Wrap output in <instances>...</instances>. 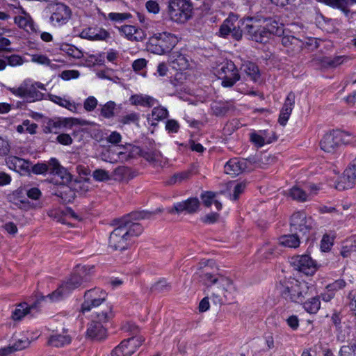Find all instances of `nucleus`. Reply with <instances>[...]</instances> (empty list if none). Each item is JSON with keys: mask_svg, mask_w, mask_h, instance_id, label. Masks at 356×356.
<instances>
[{"mask_svg": "<svg viewBox=\"0 0 356 356\" xmlns=\"http://www.w3.org/2000/svg\"><path fill=\"white\" fill-rule=\"evenodd\" d=\"M200 277L203 284L211 290V298L214 304H229L236 299V288L229 277L209 272H204Z\"/></svg>", "mask_w": 356, "mask_h": 356, "instance_id": "nucleus-1", "label": "nucleus"}, {"mask_svg": "<svg viewBox=\"0 0 356 356\" xmlns=\"http://www.w3.org/2000/svg\"><path fill=\"white\" fill-rule=\"evenodd\" d=\"M309 290L307 283L296 279L284 280L280 286L282 296L294 302H302L308 295Z\"/></svg>", "mask_w": 356, "mask_h": 356, "instance_id": "nucleus-2", "label": "nucleus"}, {"mask_svg": "<svg viewBox=\"0 0 356 356\" xmlns=\"http://www.w3.org/2000/svg\"><path fill=\"white\" fill-rule=\"evenodd\" d=\"M177 38L168 32L157 33L149 39L148 47L156 54L162 55L170 52L177 44Z\"/></svg>", "mask_w": 356, "mask_h": 356, "instance_id": "nucleus-3", "label": "nucleus"}, {"mask_svg": "<svg viewBox=\"0 0 356 356\" xmlns=\"http://www.w3.org/2000/svg\"><path fill=\"white\" fill-rule=\"evenodd\" d=\"M8 89L12 94L24 98L27 102H35L42 99L44 94L38 89L46 90L44 84L39 82L31 83L29 81H24L17 88H8Z\"/></svg>", "mask_w": 356, "mask_h": 356, "instance_id": "nucleus-4", "label": "nucleus"}, {"mask_svg": "<svg viewBox=\"0 0 356 356\" xmlns=\"http://www.w3.org/2000/svg\"><path fill=\"white\" fill-rule=\"evenodd\" d=\"M193 6L190 0H169L168 14L178 23L187 22L192 16Z\"/></svg>", "mask_w": 356, "mask_h": 356, "instance_id": "nucleus-5", "label": "nucleus"}, {"mask_svg": "<svg viewBox=\"0 0 356 356\" xmlns=\"http://www.w3.org/2000/svg\"><path fill=\"white\" fill-rule=\"evenodd\" d=\"M216 73L222 80L223 87H232L240 79V74L235 64L231 60H225L218 65Z\"/></svg>", "mask_w": 356, "mask_h": 356, "instance_id": "nucleus-6", "label": "nucleus"}, {"mask_svg": "<svg viewBox=\"0 0 356 356\" xmlns=\"http://www.w3.org/2000/svg\"><path fill=\"white\" fill-rule=\"evenodd\" d=\"M350 135L346 131L341 130H333L325 134L320 142V147L325 152L332 153L342 143H348L346 138Z\"/></svg>", "mask_w": 356, "mask_h": 356, "instance_id": "nucleus-7", "label": "nucleus"}, {"mask_svg": "<svg viewBox=\"0 0 356 356\" xmlns=\"http://www.w3.org/2000/svg\"><path fill=\"white\" fill-rule=\"evenodd\" d=\"M152 213L142 211L131 213L129 216L124 218L120 220V225L127 231V235L131 240L133 236L140 235L143 231V226L138 223L133 222L131 220H137L140 219L149 218Z\"/></svg>", "mask_w": 356, "mask_h": 356, "instance_id": "nucleus-8", "label": "nucleus"}, {"mask_svg": "<svg viewBox=\"0 0 356 356\" xmlns=\"http://www.w3.org/2000/svg\"><path fill=\"white\" fill-rule=\"evenodd\" d=\"M107 293L100 288L95 287L88 290L84 293V301L81 304L82 312H89L92 308L102 305L106 299Z\"/></svg>", "mask_w": 356, "mask_h": 356, "instance_id": "nucleus-9", "label": "nucleus"}, {"mask_svg": "<svg viewBox=\"0 0 356 356\" xmlns=\"http://www.w3.org/2000/svg\"><path fill=\"white\" fill-rule=\"evenodd\" d=\"M314 222L303 212H296L291 216L290 221L291 232L302 236L306 235L313 227Z\"/></svg>", "mask_w": 356, "mask_h": 356, "instance_id": "nucleus-10", "label": "nucleus"}, {"mask_svg": "<svg viewBox=\"0 0 356 356\" xmlns=\"http://www.w3.org/2000/svg\"><path fill=\"white\" fill-rule=\"evenodd\" d=\"M144 341L145 339L143 336H135L124 339L113 350L111 355L112 356H131Z\"/></svg>", "mask_w": 356, "mask_h": 356, "instance_id": "nucleus-11", "label": "nucleus"}, {"mask_svg": "<svg viewBox=\"0 0 356 356\" xmlns=\"http://www.w3.org/2000/svg\"><path fill=\"white\" fill-rule=\"evenodd\" d=\"M291 264L296 270L307 275H313L316 270V262L307 254L292 257Z\"/></svg>", "mask_w": 356, "mask_h": 356, "instance_id": "nucleus-12", "label": "nucleus"}, {"mask_svg": "<svg viewBox=\"0 0 356 356\" xmlns=\"http://www.w3.org/2000/svg\"><path fill=\"white\" fill-rule=\"evenodd\" d=\"M200 207V200L197 197H190L174 204L173 207L168 210V212L170 214H180L184 212L187 214H193L199 211Z\"/></svg>", "mask_w": 356, "mask_h": 356, "instance_id": "nucleus-13", "label": "nucleus"}, {"mask_svg": "<svg viewBox=\"0 0 356 356\" xmlns=\"http://www.w3.org/2000/svg\"><path fill=\"white\" fill-rule=\"evenodd\" d=\"M127 233V231L120 224L110 234L109 246L115 250H126L130 241Z\"/></svg>", "mask_w": 356, "mask_h": 356, "instance_id": "nucleus-14", "label": "nucleus"}, {"mask_svg": "<svg viewBox=\"0 0 356 356\" xmlns=\"http://www.w3.org/2000/svg\"><path fill=\"white\" fill-rule=\"evenodd\" d=\"M241 20L232 21L230 19H227L224 21L223 24L220 28V34L222 37H227L229 34H231L232 37L238 41L242 38V30L241 29V24H242Z\"/></svg>", "mask_w": 356, "mask_h": 356, "instance_id": "nucleus-15", "label": "nucleus"}, {"mask_svg": "<svg viewBox=\"0 0 356 356\" xmlns=\"http://www.w3.org/2000/svg\"><path fill=\"white\" fill-rule=\"evenodd\" d=\"M15 8L17 10L16 13L21 14L22 15L15 17V23L19 28L24 29L27 32L35 31L33 20L30 15L20 6L15 7Z\"/></svg>", "mask_w": 356, "mask_h": 356, "instance_id": "nucleus-16", "label": "nucleus"}, {"mask_svg": "<svg viewBox=\"0 0 356 356\" xmlns=\"http://www.w3.org/2000/svg\"><path fill=\"white\" fill-rule=\"evenodd\" d=\"M247 168V160L238 158L231 159L224 167L225 172L233 177L241 174Z\"/></svg>", "mask_w": 356, "mask_h": 356, "instance_id": "nucleus-17", "label": "nucleus"}, {"mask_svg": "<svg viewBox=\"0 0 356 356\" xmlns=\"http://www.w3.org/2000/svg\"><path fill=\"white\" fill-rule=\"evenodd\" d=\"M118 30L120 33L131 41H143L146 36L143 29L131 25L122 26L118 28Z\"/></svg>", "mask_w": 356, "mask_h": 356, "instance_id": "nucleus-18", "label": "nucleus"}, {"mask_svg": "<svg viewBox=\"0 0 356 356\" xmlns=\"http://www.w3.org/2000/svg\"><path fill=\"white\" fill-rule=\"evenodd\" d=\"M295 94L293 92H290L285 99L278 119L279 123L282 126L286 125L291 114L295 104Z\"/></svg>", "mask_w": 356, "mask_h": 356, "instance_id": "nucleus-19", "label": "nucleus"}, {"mask_svg": "<svg viewBox=\"0 0 356 356\" xmlns=\"http://www.w3.org/2000/svg\"><path fill=\"white\" fill-rule=\"evenodd\" d=\"M71 17V10L64 3H58L51 16V20L58 24H65Z\"/></svg>", "mask_w": 356, "mask_h": 356, "instance_id": "nucleus-20", "label": "nucleus"}, {"mask_svg": "<svg viewBox=\"0 0 356 356\" xmlns=\"http://www.w3.org/2000/svg\"><path fill=\"white\" fill-rule=\"evenodd\" d=\"M40 304V300H37L34 303L29 305L26 302H21L17 305L12 314L13 321H20L29 314L33 309H38Z\"/></svg>", "mask_w": 356, "mask_h": 356, "instance_id": "nucleus-21", "label": "nucleus"}, {"mask_svg": "<svg viewBox=\"0 0 356 356\" xmlns=\"http://www.w3.org/2000/svg\"><path fill=\"white\" fill-rule=\"evenodd\" d=\"M106 330L104 327L103 324L97 322L96 320H92L88 324L86 337L95 340H101L106 337Z\"/></svg>", "mask_w": 356, "mask_h": 356, "instance_id": "nucleus-22", "label": "nucleus"}, {"mask_svg": "<svg viewBox=\"0 0 356 356\" xmlns=\"http://www.w3.org/2000/svg\"><path fill=\"white\" fill-rule=\"evenodd\" d=\"M6 165L11 170L17 172H29L31 163L29 161L15 156H10L6 159Z\"/></svg>", "mask_w": 356, "mask_h": 356, "instance_id": "nucleus-23", "label": "nucleus"}, {"mask_svg": "<svg viewBox=\"0 0 356 356\" xmlns=\"http://www.w3.org/2000/svg\"><path fill=\"white\" fill-rule=\"evenodd\" d=\"M356 181V175L350 171V169H346L343 175L340 177L339 181L335 185V188L339 191H344L352 188Z\"/></svg>", "mask_w": 356, "mask_h": 356, "instance_id": "nucleus-24", "label": "nucleus"}, {"mask_svg": "<svg viewBox=\"0 0 356 356\" xmlns=\"http://www.w3.org/2000/svg\"><path fill=\"white\" fill-rule=\"evenodd\" d=\"M281 38L282 44L286 47H292L293 50L300 51L302 49L304 42L300 35H294L284 31Z\"/></svg>", "mask_w": 356, "mask_h": 356, "instance_id": "nucleus-25", "label": "nucleus"}, {"mask_svg": "<svg viewBox=\"0 0 356 356\" xmlns=\"http://www.w3.org/2000/svg\"><path fill=\"white\" fill-rule=\"evenodd\" d=\"M84 268H82L81 271L78 273L73 274L67 282L63 283V287H65L66 290L69 293L70 291L80 286L84 282H88V278L83 277L82 274L85 273Z\"/></svg>", "mask_w": 356, "mask_h": 356, "instance_id": "nucleus-26", "label": "nucleus"}, {"mask_svg": "<svg viewBox=\"0 0 356 356\" xmlns=\"http://www.w3.org/2000/svg\"><path fill=\"white\" fill-rule=\"evenodd\" d=\"M172 67L176 70H184L188 66V60L186 56L178 52H174L170 56Z\"/></svg>", "mask_w": 356, "mask_h": 356, "instance_id": "nucleus-27", "label": "nucleus"}, {"mask_svg": "<svg viewBox=\"0 0 356 356\" xmlns=\"http://www.w3.org/2000/svg\"><path fill=\"white\" fill-rule=\"evenodd\" d=\"M129 101L132 105L152 107L156 103V99L149 95H133Z\"/></svg>", "mask_w": 356, "mask_h": 356, "instance_id": "nucleus-28", "label": "nucleus"}, {"mask_svg": "<svg viewBox=\"0 0 356 356\" xmlns=\"http://www.w3.org/2000/svg\"><path fill=\"white\" fill-rule=\"evenodd\" d=\"M265 27L270 34L281 36L284 33V25L275 18H266Z\"/></svg>", "mask_w": 356, "mask_h": 356, "instance_id": "nucleus-29", "label": "nucleus"}, {"mask_svg": "<svg viewBox=\"0 0 356 356\" xmlns=\"http://www.w3.org/2000/svg\"><path fill=\"white\" fill-rule=\"evenodd\" d=\"M71 341L72 337L70 335L54 334L49 337L48 344L54 347L60 348L70 344Z\"/></svg>", "mask_w": 356, "mask_h": 356, "instance_id": "nucleus-30", "label": "nucleus"}, {"mask_svg": "<svg viewBox=\"0 0 356 356\" xmlns=\"http://www.w3.org/2000/svg\"><path fill=\"white\" fill-rule=\"evenodd\" d=\"M280 243L288 248H298L300 245V235L292 232L291 234L284 235L280 238Z\"/></svg>", "mask_w": 356, "mask_h": 356, "instance_id": "nucleus-31", "label": "nucleus"}, {"mask_svg": "<svg viewBox=\"0 0 356 356\" xmlns=\"http://www.w3.org/2000/svg\"><path fill=\"white\" fill-rule=\"evenodd\" d=\"M55 195L60 197L63 203H70L75 199L76 192L72 188L64 185L61 190L56 193Z\"/></svg>", "mask_w": 356, "mask_h": 356, "instance_id": "nucleus-32", "label": "nucleus"}, {"mask_svg": "<svg viewBox=\"0 0 356 356\" xmlns=\"http://www.w3.org/2000/svg\"><path fill=\"white\" fill-rule=\"evenodd\" d=\"M233 108V104L230 102H215L211 106L213 114L216 116L225 115Z\"/></svg>", "mask_w": 356, "mask_h": 356, "instance_id": "nucleus-33", "label": "nucleus"}, {"mask_svg": "<svg viewBox=\"0 0 356 356\" xmlns=\"http://www.w3.org/2000/svg\"><path fill=\"white\" fill-rule=\"evenodd\" d=\"M242 69L250 80L256 81L259 78V69L255 63L251 62L245 63Z\"/></svg>", "mask_w": 356, "mask_h": 356, "instance_id": "nucleus-34", "label": "nucleus"}, {"mask_svg": "<svg viewBox=\"0 0 356 356\" xmlns=\"http://www.w3.org/2000/svg\"><path fill=\"white\" fill-rule=\"evenodd\" d=\"M272 135L273 136V138L264 137L262 135L252 133L250 135L251 141L257 147H261L264 146L266 143H270L273 141L277 140V136H275L274 132H272Z\"/></svg>", "mask_w": 356, "mask_h": 356, "instance_id": "nucleus-35", "label": "nucleus"}, {"mask_svg": "<svg viewBox=\"0 0 356 356\" xmlns=\"http://www.w3.org/2000/svg\"><path fill=\"white\" fill-rule=\"evenodd\" d=\"M68 293L65 287H63V284L60 285L56 290L47 296H41L38 300H40V302L42 300L49 299L51 302L57 301L62 299L65 294Z\"/></svg>", "mask_w": 356, "mask_h": 356, "instance_id": "nucleus-36", "label": "nucleus"}, {"mask_svg": "<svg viewBox=\"0 0 356 356\" xmlns=\"http://www.w3.org/2000/svg\"><path fill=\"white\" fill-rule=\"evenodd\" d=\"M345 59L344 56L323 57L321 59V65L326 68H334L342 64Z\"/></svg>", "mask_w": 356, "mask_h": 356, "instance_id": "nucleus-37", "label": "nucleus"}, {"mask_svg": "<svg viewBox=\"0 0 356 356\" xmlns=\"http://www.w3.org/2000/svg\"><path fill=\"white\" fill-rule=\"evenodd\" d=\"M49 99L51 101L54 102V103L67 108L68 110L76 112V106L74 102H71L70 101L63 99L62 97L54 95H51L49 96Z\"/></svg>", "mask_w": 356, "mask_h": 356, "instance_id": "nucleus-38", "label": "nucleus"}, {"mask_svg": "<svg viewBox=\"0 0 356 356\" xmlns=\"http://www.w3.org/2000/svg\"><path fill=\"white\" fill-rule=\"evenodd\" d=\"M305 309L309 314H316L321 307L319 297H314L304 302Z\"/></svg>", "mask_w": 356, "mask_h": 356, "instance_id": "nucleus-39", "label": "nucleus"}, {"mask_svg": "<svg viewBox=\"0 0 356 356\" xmlns=\"http://www.w3.org/2000/svg\"><path fill=\"white\" fill-rule=\"evenodd\" d=\"M29 344L30 341H29L28 339H25L24 340L19 339L17 341H16L13 345L5 347V348L6 350L8 355H9L13 352L25 349L29 346Z\"/></svg>", "mask_w": 356, "mask_h": 356, "instance_id": "nucleus-40", "label": "nucleus"}, {"mask_svg": "<svg viewBox=\"0 0 356 356\" xmlns=\"http://www.w3.org/2000/svg\"><path fill=\"white\" fill-rule=\"evenodd\" d=\"M112 316V307L111 306H106L102 311L96 313L95 320L103 324L104 323L108 322Z\"/></svg>", "mask_w": 356, "mask_h": 356, "instance_id": "nucleus-41", "label": "nucleus"}, {"mask_svg": "<svg viewBox=\"0 0 356 356\" xmlns=\"http://www.w3.org/2000/svg\"><path fill=\"white\" fill-rule=\"evenodd\" d=\"M253 21L254 19L252 17H248L242 22V25L245 24L244 29L252 40V37H254V35H257L259 28V26L254 24Z\"/></svg>", "mask_w": 356, "mask_h": 356, "instance_id": "nucleus-42", "label": "nucleus"}, {"mask_svg": "<svg viewBox=\"0 0 356 356\" xmlns=\"http://www.w3.org/2000/svg\"><path fill=\"white\" fill-rule=\"evenodd\" d=\"M116 104L113 101L106 103L101 109V115L105 118H111L115 115Z\"/></svg>", "mask_w": 356, "mask_h": 356, "instance_id": "nucleus-43", "label": "nucleus"}, {"mask_svg": "<svg viewBox=\"0 0 356 356\" xmlns=\"http://www.w3.org/2000/svg\"><path fill=\"white\" fill-rule=\"evenodd\" d=\"M191 176V171H183L177 174H175L168 180V184L172 185L177 183H181L184 181L188 180Z\"/></svg>", "mask_w": 356, "mask_h": 356, "instance_id": "nucleus-44", "label": "nucleus"}, {"mask_svg": "<svg viewBox=\"0 0 356 356\" xmlns=\"http://www.w3.org/2000/svg\"><path fill=\"white\" fill-rule=\"evenodd\" d=\"M139 120V113L132 112L122 116L119 120V122L122 124H129L131 123H133L138 126Z\"/></svg>", "mask_w": 356, "mask_h": 356, "instance_id": "nucleus-45", "label": "nucleus"}, {"mask_svg": "<svg viewBox=\"0 0 356 356\" xmlns=\"http://www.w3.org/2000/svg\"><path fill=\"white\" fill-rule=\"evenodd\" d=\"M290 196L295 200L305 202L307 200V193L298 186H293L290 190Z\"/></svg>", "mask_w": 356, "mask_h": 356, "instance_id": "nucleus-46", "label": "nucleus"}, {"mask_svg": "<svg viewBox=\"0 0 356 356\" xmlns=\"http://www.w3.org/2000/svg\"><path fill=\"white\" fill-rule=\"evenodd\" d=\"M152 115L155 120L159 121L167 118L168 116V111L164 107L157 106L153 108Z\"/></svg>", "mask_w": 356, "mask_h": 356, "instance_id": "nucleus-47", "label": "nucleus"}, {"mask_svg": "<svg viewBox=\"0 0 356 356\" xmlns=\"http://www.w3.org/2000/svg\"><path fill=\"white\" fill-rule=\"evenodd\" d=\"M339 356H356V343L342 346L339 352Z\"/></svg>", "mask_w": 356, "mask_h": 356, "instance_id": "nucleus-48", "label": "nucleus"}, {"mask_svg": "<svg viewBox=\"0 0 356 356\" xmlns=\"http://www.w3.org/2000/svg\"><path fill=\"white\" fill-rule=\"evenodd\" d=\"M270 33L266 29V27L259 26L257 35L254 37H252V40L263 43L266 41L267 38H268Z\"/></svg>", "mask_w": 356, "mask_h": 356, "instance_id": "nucleus-49", "label": "nucleus"}, {"mask_svg": "<svg viewBox=\"0 0 356 356\" xmlns=\"http://www.w3.org/2000/svg\"><path fill=\"white\" fill-rule=\"evenodd\" d=\"M171 286L166 280H162L156 282L152 287V290L154 292L162 293L169 291Z\"/></svg>", "mask_w": 356, "mask_h": 356, "instance_id": "nucleus-50", "label": "nucleus"}, {"mask_svg": "<svg viewBox=\"0 0 356 356\" xmlns=\"http://www.w3.org/2000/svg\"><path fill=\"white\" fill-rule=\"evenodd\" d=\"M131 17V15L128 13H110L108 15V19H109L111 21L116 22H121L124 20H127Z\"/></svg>", "mask_w": 356, "mask_h": 356, "instance_id": "nucleus-51", "label": "nucleus"}, {"mask_svg": "<svg viewBox=\"0 0 356 356\" xmlns=\"http://www.w3.org/2000/svg\"><path fill=\"white\" fill-rule=\"evenodd\" d=\"M92 177L98 181H105L110 179L108 172L103 169H97L92 172Z\"/></svg>", "mask_w": 356, "mask_h": 356, "instance_id": "nucleus-52", "label": "nucleus"}, {"mask_svg": "<svg viewBox=\"0 0 356 356\" xmlns=\"http://www.w3.org/2000/svg\"><path fill=\"white\" fill-rule=\"evenodd\" d=\"M56 175H58L61 179V182L64 184L68 183L72 180V176L67 170L62 165L55 172Z\"/></svg>", "mask_w": 356, "mask_h": 356, "instance_id": "nucleus-53", "label": "nucleus"}, {"mask_svg": "<svg viewBox=\"0 0 356 356\" xmlns=\"http://www.w3.org/2000/svg\"><path fill=\"white\" fill-rule=\"evenodd\" d=\"M60 120L61 127L71 128L74 124H85V123L81 122L80 120L74 118H60Z\"/></svg>", "mask_w": 356, "mask_h": 356, "instance_id": "nucleus-54", "label": "nucleus"}, {"mask_svg": "<svg viewBox=\"0 0 356 356\" xmlns=\"http://www.w3.org/2000/svg\"><path fill=\"white\" fill-rule=\"evenodd\" d=\"M5 59L6 60L7 65H9L12 67L21 65L24 63L22 57L17 54H13L10 56H6L5 57Z\"/></svg>", "mask_w": 356, "mask_h": 356, "instance_id": "nucleus-55", "label": "nucleus"}, {"mask_svg": "<svg viewBox=\"0 0 356 356\" xmlns=\"http://www.w3.org/2000/svg\"><path fill=\"white\" fill-rule=\"evenodd\" d=\"M96 31H98V30L97 29V26L89 27L83 29L81 31L80 36L84 39H88L89 40H95Z\"/></svg>", "mask_w": 356, "mask_h": 356, "instance_id": "nucleus-56", "label": "nucleus"}, {"mask_svg": "<svg viewBox=\"0 0 356 356\" xmlns=\"http://www.w3.org/2000/svg\"><path fill=\"white\" fill-rule=\"evenodd\" d=\"M97 105V100L95 97L90 96L88 97L83 103V107L87 111H93Z\"/></svg>", "mask_w": 356, "mask_h": 356, "instance_id": "nucleus-57", "label": "nucleus"}, {"mask_svg": "<svg viewBox=\"0 0 356 356\" xmlns=\"http://www.w3.org/2000/svg\"><path fill=\"white\" fill-rule=\"evenodd\" d=\"M31 60L34 63H37L42 65H50V60L47 56L42 54H34L31 57Z\"/></svg>", "mask_w": 356, "mask_h": 356, "instance_id": "nucleus-58", "label": "nucleus"}, {"mask_svg": "<svg viewBox=\"0 0 356 356\" xmlns=\"http://www.w3.org/2000/svg\"><path fill=\"white\" fill-rule=\"evenodd\" d=\"M214 197L215 195L212 192H207L206 193L202 194L201 198L204 205L207 207H209L214 202Z\"/></svg>", "mask_w": 356, "mask_h": 356, "instance_id": "nucleus-59", "label": "nucleus"}, {"mask_svg": "<svg viewBox=\"0 0 356 356\" xmlns=\"http://www.w3.org/2000/svg\"><path fill=\"white\" fill-rule=\"evenodd\" d=\"M61 165L59 163L58 161L55 158H51L47 163V166H48V171H49L50 174L54 175L55 172L58 170Z\"/></svg>", "mask_w": 356, "mask_h": 356, "instance_id": "nucleus-60", "label": "nucleus"}, {"mask_svg": "<svg viewBox=\"0 0 356 356\" xmlns=\"http://www.w3.org/2000/svg\"><path fill=\"white\" fill-rule=\"evenodd\" d=\"M79 75V72L77 70H65L62 72L60 77L63 80H70L72 79L78 78Z\"/></svg>", "mask_w": 356, "mask_h": 356, "instance_id": "nucleus-61", "label": "nucleus"}, {"mask_svg": "<svg viewBox=\"0 0 356 356\" xmlns=\"http://www.w3.org/2000/svg\"><path fill=\"white\" fill-rule=\"evenodd\" d=\"M129 172V169L125 166H119L114 170V175L116 179H122L125 177Z\"/></svg>", "mask_w": 356, "mask_h": 356, "instance_id": "nucleus-62", "label": "nucleus"}, {"mask_svg": "<svg viewBox=\"0 0 356 356\" xmlns=\"http://www.w3.org/2000/svg\"><path fill=\"white\" fill-rule=\"evenodd\" d=\"M165 129L168 132L177 133L179 129V124L175 120H168L165 124Z\"/></svg>", "mask_w": 356, "mask_h": 356, "instance_id": "nucleus-63", "label": "nucleus"}, {"mask_svg": "<svg viewBox=\"0 0 356 356\" xmlns=\"http://www.w3.org/2000/svg\"><path fill=\"white\" fill-rule=\"evenodd\" d=\"M348 298L350 300V309L354 313V315L356 316V291H350Z\"/></svg>", "mask_w": 356, "mask_h": 356, "instance_id": "nucleus-64", "label": "nucleus"}]
</instances>
